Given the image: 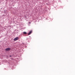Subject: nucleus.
<instances>
[{
  "mask_svg": "<svg viewBox=\"0 0 75 75\" xmlns=\"http://www.w3.org/2000/svg\"><path fill=\"white\" fill-rule=\"evenodd\" d=\"M18 40V37H17L14 39V40L17 41V40Z\"/></svg>",
  "mask_w": 75,
  "mask_h": 75,
  "instance_id": "1",
  "label": "nucleus"
},
{
  "mask_svg": "<svg viewBox=\"0 0 75 75\" xmlns=\"http://www.w3.org/2000/svg\"><path fill=\"white\" fill-rule=\"evenodd\" d=\"M11 49L10 48H7L5 49L6 51H9Z\"/></svg>",
  "mask_w": 75,
  "mask_h": 75,
  "instance_id": "2",
  "label": "nucleus"
},
{
  "mask_svg": "<svg viewBox=\"0 0 75 75\" xmlns=\"http://www.w3.org/2000/svg\"><path fill=\"white\" fill-rule=\"evenodd\" d=\"M31 33H32V31H30V32L28 33V35H30V34H31Z\"/></svg>",
  "mask_w": 75,
  "mask_h": 75,
  "instance_id": "3",
  "label": "nucleus"
},
{
  "mask_svg": "<svg viewBox=\"0 0 75 75\" xmlns=\"http://www.w3.org/2000/svg\"><path fill=\"white\" fill-rule=\"evenodd\" d=\"M23 33L24 34H27V33L25 32H23Z\"/></svg>",
  "mask_w": 75,
  "mask_h": 75,
  "instance_id": "4",
  "label": "nucleus"
},
{
  "mask_svg": "<svg viewBox=\"0 0 75 75\" xmlns=\"http://www.w3.org/2000/svg\"><path fill=\"white\" fill-rule=\"evenodd\" d=\"M30 23H31V22L29 23V24H30Z\"/></svg>",
  "mask_w": 75,
  "mask_h": 75,
  "instance_id": "5",
  "label": "nucleus"
},
{
  "mask_svg": "<svg viewBox=\"0 0 75 75\" xmlns=\"http://www.w3.org/2000/svg\"><path fill=\"white\" fill-rule=\"evenodd\" d=\"M10 57H11V56H10Z\"/></svg>",
  "mask_w": 75,
  "mask_h": 75,
  "instance_id": "6",
  "label": "nucleus"
}]
</instances>
